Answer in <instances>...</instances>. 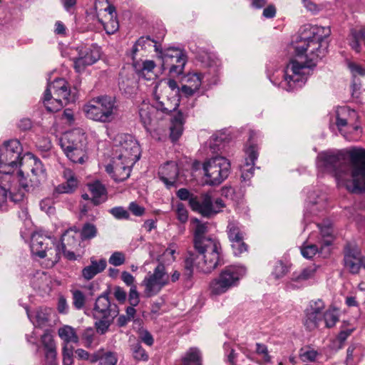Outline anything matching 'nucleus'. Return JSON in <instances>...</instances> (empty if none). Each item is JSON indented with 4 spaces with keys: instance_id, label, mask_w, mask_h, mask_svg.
Instances as JSON below:
<instances>
[{
    "instance_id": "52",
    "label": "nucleus",
    "mask_w": 365,
    "mask_h": 365,
    "mask_svg": "<svg viewBox=\"0 0 365 365\" xmlns=\"http://www.w3.org/2000/svg\"><path fill=\"white\" fill-rule=\"evenodd\" d=\"M319 252V250L316 245H303L301 247V253L307 259L312 258Z\"/></svg>"
},
{
    "instance_id": "44",
    "label": "nucleus",
    "mask_w": 365,
    "mask_h": 365,
    "mask_svg": "<svg viewBox=\"0 0 365 365\" xmlns=\"http://www.w3.org/2000/svg\"><path fill=\"white\" fill-rule=\"evenodd\" d=\"M95 9L97 10L100 9L101 10L103 9L105 11H107L110 16V20L116 14L115 7L110 4L108 0H96L95 2Z\"/></svg>"
},
{
    "instance_id": "63",
    "label": "nucleus",
    "mask_w": 365,
    "mask_h": 365,
    "mask_svg": "<svg viewBox=\"0 0 365 365\" xmlns=\"http://www.w3.org/2000/svg\"><path fill=\"white\" fill-rule=\"evenodd\" d=\"M113 295L116 300L121 304L124 303L126 300L127 294L125 291L119 286L114 287Z\"/></svg>"
},
{
    "instance_id": "5",
    "label": "nucleus",
    "mask_w": 365,
    "mask_h": 365,
    "mask_svg": "<svg viewBox=\"0 0 365 365\" xmlns=\"http://www.w3.org/2000/svg\"><path fill=\"white\" fill-rule=\"evenodd\" d=\"M109 294L110 292L106 290L98 296L93 309V318L96 319L95 327L100 334H104L108 331L114 319L119 314L118 307L110 302Z\"/></svg>"
},
{
    "instance_id": "53",
    "label": "nucleus",
    "mask_w": 365,
    "mask_h": 365,
    "mask_svg": "<svg viewBox=\"0 0 365 365\" xmlns=\"http://www.w3.org/2000/svg\"><path fill=\"white\" fill-rule=\"evenodd\" d=\"M125 262V255L121 252H115L109 257V264L118 267L123 264Z\"/></svg>"
},
{
    "instance_id": "42",
    "label": "nucleus",
    "mask_w": 365,
    "mask_h": 365,
    "mask_svg": "<svg viewBox=\"0 0 365 365\" xmlns=\"http://www.w3.org/2000/svg\"><path fill=\"white\" fill-rule=\"evenodd\" d=\"M322 319L324 320L325 326L331 328L339 321V314L336 309H329L323 313Z\"/></svg>"
},
{
    "instance_id": "16",
    "label": "nucleus",
    "mask_w": 365,
    "mask_h": 365,
    "mask_svg": "<svg viewBox=\"0 0 365 365\" xmlns=\"http://www.w3.org/2000/svg\"><path fill=\"white\" fill-rule=\"evenodd\" d=\"M324 303L322 300L312 301L309 306L305 310L304 320V326L309 330H312L318 327L319 323L322 320Z\"/></svg>"
},
{
    "instance_id": "64",
    "label": "nucleus",
    "mask_w": 365,
    "mask_h": 365,
    "mask_svg": "<svg viewBox=\"0 0 365 365\" xmlns=\"http://www.w3.org/2000/svg\"><path fill=\"white\" fill-rule=\"evenodd\" d=\"M139 338L140 339V342H143L148 346H150L154 343V339L148 330H143L140 331Z\"/></svg>"
},
{
    "instance_id": "26",
    "label": "nucleus",
    "mask_w": 365,
    "mask_h": 365,
    "mask_svg": "<svg viewBox=\"0 0 365 365\" xmlns=\"http://www.w3.org/2000/svg\"><path fill=\"white\" fill-rule=\"evenodd\" d=\"M67 84L63 78H56L52 83L48 85L53 91L54 95L62 99L63 105H66L70 98V90Z\"/></svg>"
},
{
    "instance_id": "4",
    "label": "nucleus",
    "mask_w": 365,
    "mask_h": 365,
    "mask_svg": "<svg viewBox=\"0 0 365 365\" xmlns=\"http://www.w3.org/2000/svg\"><path fill=\"white\" fill-rule=\"evenodd\" d=\"M23 148L17 139L6 140L0 146V173L1 180L14 182L16 177L13 175L15 169L21 165Z\"/></svg>"
},
{
    "instance_id": "32",
    "label": "nucleus",
    "mask_w": 365,
    "mask_h": 365,
    "mask_svg": "<svg viewBox=\"0 0 365 365\" xmlns=\"http://www.w3.org/2000/svg\"><path fill=\"white\" fill-rule=\"evenodd\" d=\"M63 248H65V245L54 240L53 244L45 251V258L48 259L51 267H53L61 259Z\"/></svg>"
},
{
    "instance_id": "8",
    "label": "nucleus",
    "mask_w": 365,
    "mask_h": 365,
    "mask_svg": "<svg viewBox=\"0 0 365 365\" xmlns=\"http://www.w3.org/2000/svg\"><path fill=\"white\" fill-rule=\"evenodd\" d=\"M157 57L161 60L163 70H168L171 76H178L183 73L187 63V56L184 51L176 47L163 49L160 46L155 45Z\"/></svg>"
},
{
    "instance_id": "17",
    "label": "nucleus",
    "mask_w": 365,
    "mask_h": 365,
    "mask_svg": "<svg viewBox=\"0 0 365 365\" xmlns=\"http://www.w3.org/2000/svg\"><path fill=\"white\" fill-rule=\"evenodd\" d=\"M344 264L346 269L351 273L359 272L362 264L361 252L359 248L351 244H347L344 250Z\"/></svg>"
},
{
    "instance_id": "28",
    "label": "nucleus",
    "mask_w": 365,
    "mask_h": 365,
    "mask_svg": "<svg viewBox=\"0 0 365 365\" xmlns=\"http://www.w3.org/2000/svg\"><path fill=\"white\" fill-rule=\"evenodd\" d=\"M180 105L179 96H167L163 101H159L158 98L154 106L156 108L158 111H161L165 114H170L173 111H175Z\"/></svg>"
},
{
    "instance_id": "13",
    "label": "nucleus",
    "mask_w": 365,
    "mask_h": 365,
    "mask_svg": "<svg viewBox=\"0 0 365 365\" xmlns=\"http://www.w3.org/2000/svg\"><path fill=\"white\" fill-rule=\"evenodd\" d=\"M76 51L78 56L72 60L77 73L83 72L86 66L94 64L101 58V48L96 44L78 46Z\"/></svg>"
},
{
    "instance_id": "22",
    "label": "nucleus",
    "mask_w": 365,
    "mask_h": 365,
    "mask_svg": "<svg viewBox=\"0 0 365 365\" xmlns=\"http://www.w3.org/2000/svg\"><path fill=\"white\" fill-rule=\"evenodd\" d=\"M158 111L154 105L143 106L139 110L140 121L147 133H149L152 138H155L152 133V127H153L158 121Z\"/></svg>"
},
{
    "instance_id": "3",
    "label": "nucleus",
    "mask_w": 365,
    "mask_h": 365,
    "mask_svg": "<svg viewBox=\"0 0 365 365\" xmlns=\"http://www.w3.org/2000/svg\"><path fill=\"white\" fill-rule=\"evenodd\" d=\"M192 222L196 224L194 232V247L202 255V261L198 262L196 266L201 272L210 273L218 266L224 264L220 244L215 239L205 237V234L207 232L206 223L201 222L197 218L192 219Z\"/></svg>"
},
{
    "instance_id": "36",
    "label": "nucleus",
    "mask_w": 365,
    "mask_h": 365,
    "mask_svg": "<svg viewBox=\"0 0 365 365\" xmlns=\"http://www.w3.org/2000/svg\"><path fill=\"white\" fill-rule=\"evenodd\" d=\"M65 154L73 163L83 164L88 158L87 155V148H81L80 147Z\"/></svg>"
},
{
    "instance_id": "21",
    "label": "nucleus",
    "mask_w": 365,
    "mask_h": 365,
    "mask_svg": "<svg viewBox=\"0 0 365 365\" xmlns=\"http://www.w3.org/2000/svg\"><path fill=\"white\" fill-rule=\"evenodd\" d=\"M179 175V170L176 163L167 162L162 165L158 171V175L162 182L168 188L174 186Z\"/></svg>"
},
{
    "instance_id": "23",
    "label": "nucleus",
    "mask_w": 365,
    "mask_h": 365,
    "mask_svg": "<svg viewBox=\"0 0 365 365\" xmlns=\"http://www.w3.org/2000/svg\"><path fill=\"white\" fill-rule=\"evenodd\" d=\"M63 177L66 181L55 187L53 195L56 194H71L77 189L78 180L71 170L65 169Z\"/></svg>"
},
{
    "instance_id": "31",
    "label": "nucleus",
    "mask_w": 365,
    "mask_h": 365,
    "mask_svg": "<svg viewBox=\"0 0 365 365\" xmlns=\"http://www.w3.org/2000/svg\"><path fill=\"white\" fill-rule=\"evenodd\" d=\"M52 91L47 86L43 94V104L46 110L49 112H57L63 107V102L61 98L52 97Z\"/></svg>"
},
{
    "instance_id": "41",
    "label": "nucleus",
    "mask_w": 365,
    "mask_h": 365,
    "mask_svg": "<svg viewBox=\"0 0 365 365\" xmlns=\"http://www.w3.org/2000/svg\"><path fill=\"white\" fill-rule=\"evenodd\" d=\"M203 75L200 73H188L182 78L184 85H190L195 88H200L202 84Z\"/></svg>"
},
{
    "instance_id": "20",
    "label": "nucleus",
    "mask_w": 365,
    "mask_h": 365,
    "mask_svg": "<svg viewBox=\"0 0 365 365\" xmlns=\"http://www.w3.org/2000/svg\"><path fill=\"white\" fill-rule=\"evenodd\" d=\"M55 239L43 235L39 233H34L31 239V251L33 255L39 258H45V251L53 244Z\"/></svg>"
},
{
    "instance_id": "25",
    "label": "nucleus",
    "mask_w": 365,
    "mask_h": 365,
    "mask_svg": "<svg viewBox=\"0 0 365 365\" xmlns=\"http://www.w3.org/2000/svg\"><path fill=\"white\" fill-rule=\"evenodd\" d=\"M88 187L92 195L91 200L94 205H99L107 200V190L99 180L88 183Z\"/></svg>"
},
{
    "instance_id": "61",
    "label": "nucleus",
    "mask_w": 365,
    "mask_h": 365,
    "mask_svg": "<svg viewBox=\"0 0 365 365\" xmlns=\"http://www.w3.org/2000/svg\"><path fill=\"white\" fill-rule=\"evenodd\" d=\"M167 85L171 91V93H170V95H172L173 96H179V98L180 97L181 88H179L175 80L168 79L167 81Z\"/></svg>"
},
{
    "instance_id": "19",
    "label": "nucleus",
    "mask_w": 365,
    "mask_h": 365,
    "mask_svg": "<svg viewBox=\"0 0 365 365\" xmlns=\"http://www.w3.org/2000/svg\"><path fill=\"white\" fill-rule=\"evenodd\" d=\"M61 147L64 153L74 150L76 148H87L86 138L79 132L66 133L61 139Z\"/></svg>"
},
{
    "instance_id": "54",
    "label": "nucleus",
    "mask_w": 365,
    "mask_h": 365,
    "mask_svg": "<svg viewBox=\"0 0 365 365\" xmlns=\"http://www.w3.org/2000/svg\"><path fill=\"white\" fill-rule=\"evenodd\" d=\"M117 361L118 359L115 354L108 351L101 357L98 365H116Z\"/></svg>"
},
{
    "instance_id": "9",
    "label": "nucleus",
    "mask_w": 365,
    "mask_h": 365,
    "mask_svg": "<svg viewBox=\"0 0 365 365\" xmlns=\"http://www.w3.org/2000/svg\"><path fill=\"white\" fill-rule=\"evenodd\" d=\"M246 274V269L241 266H228L220 272L218 277L212 280L210 290L213 295L225 293L231 287L236 286L240 279Z\"/></svg>"
},
{
    "instance_id": "2",
    "label": "nucleus",
    "mask_w": 365,
    "mask_h": 365,
    "mask_svg": "<svg viewBox=\"0 0 365 365\" xmlns=\"http://www.w3.org/2000/svg\"><path fill=\"white\" fill-rule=\"evenodd\" d=\"M349 157L352 163L350 165L341 153H322L318 158L322 166L327 170L333 173L338 180H344L351 172V185L347 184V189L354 193L365 191V149L358 148L349 151Z\"/></svg>"
},
{
    "instance_id": "59",
    "label": "nucleus",
    "mask_w": 365,
    "mask_h": 365,
    "mask_svg": "<svg viewBox=\"0 0 365 365\" xmlns=\"http://www.w3.org/2000/svg\"><path fill=\"white\" fill-rule=\"evenodd\" d=\"M177 197L181 200H188L190 203V199L197 198V196L190 193L187 188H180L176 192Z\"/></svg>"
},
{
    "instance_id": "34",
    "label": "nucleus",
    "mask_w": 365,
    "mask_h": 365,
    "mask_svg": "<svg viewBox=\"0 0 365 365\" xmlns=\"http://www.w3.org/2000/svg\"><path fill=\"white\" fill-rule=\"evenodd\" d=\"M191 364L202 365V354L200 351L196 347L190 348L182 358L181 363L175 365H190Z\"/></svg>"
},
{
    "instance_id": "6",
    "label": "nucleus",
    "mask_w": 365,
    "mask_h": 365,
    "mask_svg": "<svg viewBox=\"0 0 365 365\" xmlns=\"http://www.w3.org/2000/svg\"><path fill=\"white\" fill-rule=\"evenodd\" d=\"M31 173L29 174V180H27L24 173L20 170L18 172V175L16 176V180L14 182H19L18 190L16 191L13 187L10 188V197L15 204L20 203L24 200L29 187H37L42 180L46 179L45 169L41 161L37 158H34Z\"/></svg>"
},
{
    "instance_id": "46",
    "label": "nucleus",
    "mask_w": 365,
    "mask_h": 365,
    "mask_svg": "<svg viewBox=\"0 0 365 365\" xmlns=\"http://www.w3.org/2000/svg\"><path fill=\"white\" fill-rule=\"evenodd\" d=\"M63 364L72 365L73 363V347L71 345H63L62 349Z\"/></svg>"
},
{
    "instance_id": "45",
    "label": "nucleus",
    "mask_w": 365,
    "mask_h": 365,
    "mask_svg": "<svg viewBox=\"0 0 365 365\" xmlns=\"http://www.w3.org/2000/svg\"><path fill=\"white\" fill-rule=\"evenodd\" d=\"M72 299L73 305L76 309L80 310L83 308L86 303V297L83 292L78 289L72 291Z\"/></svg>"
},
{
    "instance_id": "51",
    "label": "nucleus",
    "mask_w": 365,
    "mask_h": 365,
    "mask_svg": "<svg viewBox=\"0 0 365 365\" xmlns=\"http://www.w3.org/2000/svg\"><path fill=\"white\" fill-rule=\"evenodd\" d=\"M109 212L118 220H128L130 217L128 211L121 206L111 208Z\"/></svg>"
},
{
    "instance_id": "10",
    "label": "nucleus",
    "mask_w": 365,
    "mask_h": 365,
    "mask_svg": "<svg viewBox=\"0 0 365 365\" xmlns=\"http://www.w3.org/2000/svg\"><path fill=\"white\" fill-rule=\"evenodd\" d=\"M203 169L207 184L218 185L229 176L230 163L225 157L217 155L207 160L203 165Z\"/></svg>"
},
{
    "instance_id": "55",
    "label": "nucleus",
    "mask_w": 365,
    "mask_h": 365,
    "mask_svg": "<svg viewBox=\"0 0 365 365\" xmlns=\"http://www.w3.org/2000/svg\"><path fill=\"white\" fill-rule=\"evenodd\" d=\"M136 41L142 50L157 45V42L149 36H141Z\"/></svg>"
},
{
    "instance_id": "38",
    "label": "nucleus",
    "mask_w": 365,
    "mask_h": 365,
    "mask_svg": "<svg viewBox=\"0 0 365 365\" xmlns=\"http://www.w3.org/2000/svg\"><path fill=\"white\" fill-rule=\"evenodd\" d=\"M315 269L312 267H307L303 269L301 272H295L292 274L291 278L292 282L297 283H302L314 277Z\"/></svg>"
},
{
    "instance_id": "27",
    "label": "nucleus",
    "mask_w": 365,
    "mask_h": 365,
    "mask_svg": "<svg viewBox=\"0 0 365 365\" xmlns=\"http://www.w3.org/2000/svg\"><path fill=\"white\" fill-rule=\"evenodd\" d=\"M202 261V255L193 252H189V256L184 261V272L182 279L187 284L190 282L193 275V267H197L196 264L198 262ZM200 272L198 269H197Z\"/></svg>"
},
{
    "instance_id": "43",
    "label": "nucleus",
    "mask_w": 365,
    "mask_h": 365,
    "mask_svg": "<svg viewBox=\"0 0 365 365\" xmlns=\"http://www.w3.org/2000/svg\"><path fill=\"white\" fill-rule=\"evenodd\" d=\"M15 188L17 191L18 189L14 185H11L8 189L0 185V210H6L8 207L9 199L11 202H13L10 197V188Z\"/></svg>"
},
{
    "instance_id": "37",
    "label": "nucleus",
    "mask_w": 365,
    "mask_h": 365,
    "mask_svg": "<svg viewBox=\"0 0 365 365\" xmlns=\"http://www.w3.org/2000/svg\"><path fill=\"white\" fill-rule=\"evenodd\" d=\"M130 349L133 358L137 361H147L149 356L145 350L143 348L140 341L135 342L130 346Z\"/></svg>"
},
{
    "instance_id": "50",
    "label": "nucleus",
    "mask_w": 365,
    "mask_h": 365,
    "mask_svg": "<svg viewBox=\"0 0 365 365\" xmlns=\"http://www.w3.org/2000/svg\"><path fill=\"white\" fill-rule=\"evenodd\" d=\"M231 247H232L233 253L235 256H240L242 253L248 251V246L244 242V239L232 242Z\"/></svg>"
},
{
    "instance_id": "18",
    "label": "nucleus",
    "mask_w": 365,
    "mask_h": 365,
    "mask_svg": "<svg viewBox=\"0 0 365 365\" xmlns=\"http://www.w3.org/2000/svg\"><path fill=\"white\" fill-rule=\"evenodd\" d=\"M245 155V163L240 166L241 178L244 181L250 180L253 176L255 163L259 155L257 145H251L247 148Z\"/></svg>"
},
{
    "instance_id": "48",
    "label": "nucleus",
    "mask_w": 365,
    "mask_h": 365,
    "mask_svg": "<svg viewBox=\"0 0 365 365\" xmlns=\"http://www.w3.org/2000/svg\"><path fill=\"white\" fill-rule=\"evenodd\" d=\"M155 67V63L152 60H146L143 63V67L140 71V75L143 76L146 79L149 80L151 78L150 73H153V69Z\"/></svg>"
},
{
    "instance_id": "47",
    "label": "nucleus",
    "mask_w": 365,
    "mask_h": 365,
    "mask_svg": "<svg viewBox=\"0 0 365 365\" xmlns=\"http://www.w3.org/2000/svg\"><path fill=\"white\" fill-rule=\"evenodd\" d=\"M347 113H351L354 115H356L354 110L351 111L345 108H342L339 110L336 111V125L339 130H341V128L347 125L348 124L347 119L341 116V115H345Z\"/></svg>"
},
{
    "instance_id": "12",
    "label": "nucleus",
    "mask_w": 365,
    "mask_h": 365,
    "mask_svg": "<svg viewBox=\"0 0 365 365\" xmlns=\"http://www.w3.org/2000/svg\"><path fill=\"white\" fill-rule=\"evenodd\" d=\"M168 283L169 279L167 276L165 267L163 263H158L153 272H148L142 282V284L145 287V295L147 297L156 295Z\"/></svg>"
},
{
    "instance_id": "15",
    "label": "nucleus",
    "mask_w": 365,
    "mask_h": 365,
    "mask_svg": "<svg viewBox=\"0 0 365 365\" xmlns=\"http://www.w3.org/2000/svg\"><path fill=\"white\" fill-rule=\"evenodd\" d=\"M135 163H128L127 159L119 157L115 158L112 163L106 167V171L115 182H123L130 177L131 166Z\"/></svg>"
},
{
    "instance_id": "60",
    "label": "nucleus",
    "mask_w": 365,
    "mask_h": 365,
    "mask_svg": "<svg viewBox=\"0 0 365 365\" xmlns=\"http://www.w3.org/2000/svg\"><path fill=\"white\" fill-rule=\"evenodd\" d=\"M227 137L224 133H220L217 135H212V140L213 143H210V148L215 149V147H220L221 144L227 140Z\"/></svg>"
},
{
    "instance_id": "1",
    "label": "nucleus",
    "mask_w": 365,
    "mask_h": 365,
    "mask_svg": "<svg viewBox=\"0 0 365 365\" xmlns=\"http://www.w3.org/2000/svg\"><path fill=\"white\" fill-rule=\"evenodd\" d=\"M330 35L329 26L306 25L302 28L294 48L296 57L304 58V61H290L282 83L284 89L293 91L304 85L317 61L327 55Z\"/></svg>"
},
{
    "instance_id": "39",
    "label": "nucleus",
    "mask_w": 365,
    "mask_h": 365,
    "mask_svg": "<svg viewBox=\"0 0 365 365\" xmlns=\"http://www.w3.org/2000/svg\"><path fill=\"white\" fill-rule=\"evenodd\" d=\"M227 233L230 242L244 239V233L237 224L229 222L227 227Z\"/></svg>"
},
{
    "instance_id": "40",
    "label": "nucleus",
    "mask_w": 365,
    "mask_h": 365,
    "mask_svg": "<svg viewBox=\"0 0 365 365\" xmlns=\"http://www.w3.org/2000/svg\"><path fill=\"white\" fill-rule=\"evenodd\" d=\"M51 312L52 310L50 308L40 307L38 309L36 313L37 325L40 327L46 326L50 319Z\"/></svg>"
},
{
    "instance_id": "7",
    "label": "nucleus",
    "mask_w": 365,
    "mask_h": 365,
    "mask_svg": "<svg viewBox=\"0 0 365 365\" xmlns=\"http://www.w3.org/2000/svg\"><path fill=\"white\" fill-rule=\"evenodd\" d=\"M86 116L93 120L101 123L113 121L117 114L118 108L114 98L102 96L93 98L83 108Z\"/></svg>"
},
{
    "instance_id": "14",
    "label": "nucleus",
    "mask_w": 365,
    "mask_h": 365,
    "mask_svg": "<svg viewBox=\"0 0 365 365\" xmlns=\"http://www.w3.org/2000/svg\"><path fill=\"white\" fill-rule=\"evenodd\" d=\"M119 153L118 157L127 159L128 163H135L140 158V147L137 140L128 134L119 136Z\"/></svg>"
},
{
    "instance_id": "49",
    "label": "nucleus",
    "mask_w": 365,
    "mask_h": 365,
    "mask_svg": "<svg viewBox=\"0 0 365 365\" xmlns=\"http://www.w3.org/2000/svg\"><path fill=\"white\" fill-rule=\"evenodd\" d=\"M287 272L288 267L282 261H278L274 266L272 275L276 279H278L285 276Z\"/></svg>"
},
{
    "instance_id": "33",
    "label": "nucleus",
    "mask_w": 365,
    "mask_h": 365,
    "mask_svg": "<svg viewBox=\"0 0 365 365\" xmlns=\"http://www.w3.org/2000/svg\"><path fill=\"white\" fill-rule=\"evenodd\" d=\"M59 337L63 341V345H69L70 343L78 344L79 338L74 328L68 325H64L58 329Z\"/></svg>"
},
{
    "instance_id": "56",
    "label": "nucleus",
    "mask_w": 365,
    "mask_h": 365,
    "mask_svg": "<svg viewBox=\"0 0 365 365\" xmlns=\"http://www.w3.org/2000/svg\"><path fill=\"white\" fill-rule=\"evenodd\" d=\"M176 212L177 218L180 222L185 223L187 221L188 212L186 210L185 205L182 202H179L177 204Z\"/></svg>"
},
{
    "instance_id": "58",
    "label": "nucleus",
    "mask_w": 365,
    "mask_h": 365,
    "mask_svg": "<svg viewBox=\"0 0 365 365\" xmlns=\"http://www.w3.org/2000/svg\"><path fill=\"white\" fill-rule=\"evenodd\" d=\"M128 302L133 307H136L139 304V294L137 291V287L135 285H133L130 287L128 294Z\"/></svg>"
},
{
    "instance_id": "24",
    "label": "nucleus",
    "mask_w": 365,
    "mask_h": 365,
    "mask_svg": "<svg viewBox=\"0 0 365 365\" xmlns=\"http://www.w3.org/2000/svg\"><path fill=\"white\" fill-rule=\"evenodd\" d=\"M91 264L83 268L81 275L86 280H91L98 274L103 272L107 267L105 258L96 260L94 257L90 258Z\"/></svg>"
},
{
    "instance_id": "30",
    "label": "nucleus",
    "mask_w": 365,
    "mask_h": 365,
    "mask_svg": "<svg viewBox=\"0 0 365 365\" xmlns=\"http://www.w3.org/2000/svg\"><path fill=\"white\" fill-rule=\"evenodd\" d=\"M349 46L356 53H360L361 51V46L360 42L362 41L365 46V29H351L347 38Z\"/></svg>"
},
{
    "instance_id": "29",
    "label": "nucleus",
    "mask_w": 365,
    "mask_h": 365,
    "mask_svg": "<svg viewBox=\"0 0 365 365\" xmlns=\"http://www.w3.org/2000/svg\"><path fill=\"white\" fill-rule=\"evenodd\" d=\"M185 115L179 110L171 120L170 138L172 141H176L182 134L183 124L185 123Z\"/></svg>"
},
{
    "instance_id": "57",
    "label": "nucleus",
    "mask_w": 365,
    "mask_h": 365,
    "mask_svg": "<svg viewBox=\"0 0 365 365\" xmlns=\"http://www.w3.org/2000/svg\"><path fill=\"white\" fill-rule=\"evenodd\" d=\"M317 354V352L313 349L305 350L302 349L300 350L299 356L303 361H314L316 359Z\"/></svg>"
},
{
    "instance_id": "62",
    "label": "nucleus",
    "mask_w": 365,
    "mask_h": 365,
    "mask_svg": "<svg viewBox=\"0 0 365 365\" xmlns=\"http://www.w3.org/2000/svg\"><path fill=\"white\" fill-rule=\"evenodd\" d=\"M128 210L135 216L140 217L145 213V208L139 205L135 202H131L129 204Z\"/></svg>"
},
{
    "instance_id": "11",
    "label": "nucleus",
    "mask_w": 365,
    "mask_h": 365,
    "mask_svg": "<svg viewBox=\"0 0 365 365\" xmlns=\"http://www.w3.org/2000/svg\"><path fill=\"white\" fill-rule=\"evenodd\" d=\"M224 200L217 197L213 199L212 195L207 192L200 195V198H192L190 202V207L192 211L198 212L202 217L211 218L222 212L225 207Z\"/></svg>"
},
{
    "instance_id": "35",
    "label": "nucleus",
    "mask_w": 365,
    "mask_h": 365,
    "mask_svg": "<svg viewBox=\"0 0 365 365\" xmlns=\"http://www.w3.org/2000/svg\"><path fill=\"white\" fill-rule=\"evenodd\" d=\"M81 241H88L95 238L98 235L96 226L91 222H86L79 231Z\"/></svg>"
}]
</instances>
